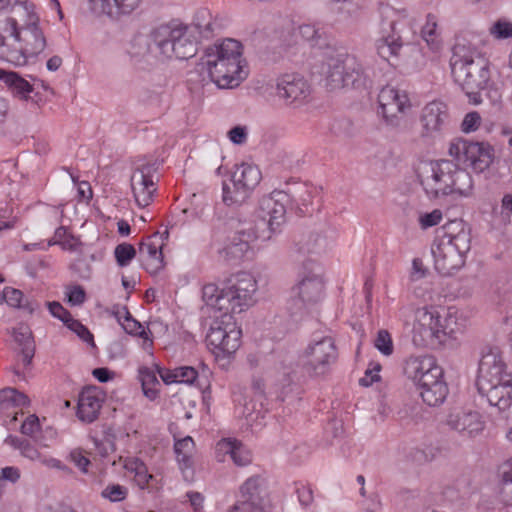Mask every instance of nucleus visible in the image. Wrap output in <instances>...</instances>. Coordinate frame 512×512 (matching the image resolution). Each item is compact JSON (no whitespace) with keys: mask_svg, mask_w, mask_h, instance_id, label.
Listing matches in <instances>:
<instances>
[{"mask_svg":"<svg viewBox=\"0 0 512 512\" xmlns=\"http://www.w3.org/2000/svg\"><path fill=\"white\" fill-rule=\"evenodd\" d=\"M4 83L12 89L13 93L25 99L33 91V86L15 72H8Z\"/></svg>","mask_w":512,"mask_h":512,"instance_id":"nucleus-41","label":"nucleus"},{"mask_svg":"<svg viewBox=\"0 0 512 512\" xmlns=\"http://www.w3.org/2000/svg\"><path fill=\"white\" fill-rule=\"evenodd\" d=\"M450 66L455 82L465 91L470 102L479 104V91L486 87L490 79L487 63L482 59L474 60L471 56L454 53L450 59Z\"/></svg>","mask_w":512,"mask_h":512,"instance_id":"nucleus-9","label":"nucleus"},{"mask_svg":"<svg viewBox=\"0 0 512 512\" xmlns=\"http://www.w3.org/2000/svg\"><path fill=\"white\" fill-rule=\"evenodd\" d=\"M174 451L180 469L185 472L193 467V456L195 452V443L192 437L187 436L179 439L174 444Z\"/></svg>","mask_w":512,"mask_h":512,"instance_id":"nucleus-37","label":"nucleus"},{"mask_svg":"<svg viewBox=\"0 0 512 512\" xmlns=\"http://www.w3.org/2000/svg\"><path fill=\"white\" fill-rule=\"evenodd\" d=\"M40 429V422L36 415L31 414L21 424V432L28 436H33Z\"/></svg>","mask_w":512,"mask_h":512,"instance_id":"nucleus-54","label":"nucleus"},{"mask_svg":"<svg viewBox=\"0 0 512 512\" xmlns=\"http://www.w3.org/2000/svg\"><path fill=\"white\" fill-rule=\"evenodd\" d=\"M262 479L258 476L248 478L240 488L238 500L262 503Z\"/></svg>","mask_w":512,"mask_h":512,"instance_id":"nucleus-39","label":"nucleus"},{"mask_svg":"<svg viewBox=\"0 0 512 512\" xmlns=\"http://www.w3.org/2000/svg\"><path fill=\"white\" fill-rule=\"evenodd\" d=\"M512 374L508 371L503 357L494 351L483 355L478 370V390L491 388L495 385L509 383Z\"/></svg>","mask_w":512,"mask_h":512,"instance_id":"nucleus-16","label":"nucleus"},{"mask_svg":"<svg viewBox=\"0 0 512 512\" xmlns=\"http://www.w3.org/2000/svg\"><path fill=\"white\" fill-rule=\"evenodd\" d=\"M239 190V187L235 185V183L230 179L229 182H224L223 183V188H222V200L223 202L228 205V206H231V205H234V204H239V203H242L243 201H245L246 198H240V199H236V193L238 192Z\"/></svg>","mask_w":512,"mask_h":512,"instance_id":"nucleus-47","label":"nucleus"},{"mask_svg":"<svg viewBox=\"0 0 512 512\" xmlns=\"http://www.w3.org/2000/svg\"><path fill=\"white\" fill-rule=\"evenodd\" d=\"M449 155L465 168L481 173L493 162L494 149L488 143L460 138L450 144Z\"/></svg>","mask_w":512,"mask_h":512,"instance_id":"nucleus-14","label":"nucleus"},{"mask_svg":"<svg viewBox=\"0 0 512 512\" xmlns=\"http://www.w3.org/2000/svg\"><path fill=\"white\" fill-rule=\"evenodd\" d=\"M151 41L166 58L189 59L197 53V38L191 27L169 23L156 27L150 35Z\"/></svg>","mask_w":512,"mask_h":512,"instance_id":"nucleus-8","label":"nucleus"},{"mask_svg":"<svg viewBox=\"0 0 512 512\" xmlns=\"http://www.w3.org/2000/svg\"><path fill=\"white\" fill-rule=\"evenodd\" d=\"M382 367L378 362H370L365 374L359 379V384L364 387H369L373 383L380 380V371Z\"/></svg>","mask_w":512,"mask_h":512,"instance_id":"nucleus-48","label":"nucleus"},{"mask_svg":"<svg viewBox=\"0 0 512 512\" xmlns=\"http://www.w3.org/2000/svg\"><path fill=\"white\" fill-rule=\"evenodd\" d=\"M257 281L251 273L239 272L219 287L207 283L202 287V299L207 306L223 316L212 322L206 336L207 346L216 359L229 358L242 344V330L233 318L248 310L255 302Z\"/></svg>","mask_w":512,"mask_h":512,"instance_id":"nucleus-1","label":"nucleus"},{"mask_svg":"<svg viewBox=\"0 0 512 512\" xmlns=\"http://www.w3.org/2000/svg\"><path fill=\"white\" fill-rule=\"evenodd\" d=\"M501 474L505 487L512 486V458L502 465Z\"/></svg>","mask_w":512,"mask_h":512,"instance_id":"nucleus-63","label":"nucleus"},{"mask_svg":"<svg viewBox=\"0 0 512 512\" xmlns=\"http://www.w3.org/2000/svg\"><path fill=\"white\" fill-rule=\"evenodd\" d=\"M482 118L477 111L467 113L461 123V131L470 134L477 131L481 125Z\"/></svg>","mask_w":512,"mask_h":512,"instance_id":"nucleus-49","label":"nucleus"},{"mask_svg":"<svg viewBox=\"0 0 512 512\" xmlns=\"http://www.w3.org/2000/svg\"><path fill=\"white\" fill-rule=\"evenodd\" d=\"M443 219V213L440 209H434L433 211L429 213H423L419 216L418 222L420 227L425 230L430 227H434Z\"/></svg>","mask_w":512,"mask_h":512,"instance_id":"nucleus-51","label":"nucleus"},{"mask_svg":"<svg viewBox=\"0 0 512 512\" xmlns=\"http://www.w3.org/2000/svg\"><path fill=\"white\" fill-rule=\"evenodd\" d=\"M115 317L126 333L133 336H138L143 340V350L152 355L154 345L152 332L148 328L144 327V325H142L135 318H133L126 307L118 309L115 312Z\"/></svg>","mask_w":512,"mask_h":512,"instance_id":"nucleus-29","label":"nucleus"},{"mask_svg":"<svg viewBox=\"0 0 512 512\" xmlns=\"http://www.w3.org/2000/svg\"><path fill=\"white\" fill-rule=\"evenodd\" d=\"M201 67L220 88L238 86L248 75L242 44L231 38L216 42L205 49Z\"/></svg>","mask_w":512,"mask_h":512,"instance_id":"nucleus-5","label":"nucleus"},{"mask_svg":"<svg viewBox=\"0 0 512 512\" xmlns=\"http://www.w3.org/2000/svg\"><path fill=\"white\" fill-rule=\"evenodd\" d=\"M512 214V195L505 194L501 200V215L509 220Z\"/></svg>","mask_w":512,"mask_h":512,"instance_id":"nucleus-64","label":"nucleus"},{"mask_svg":"<svg viewBox=\"0 0 512 512\" xmlns=\"http://www.w3.org/2000/svg\"><path fill=\"white\" fill-rule=\"evenodd\" d=\"M405 375L417 386L442 376L443 369L432 355L410 356L404 364Z\"/></svg>","mask_w":512,"mask_h":512,"instance_id":"nucleus-19","label":"nucleus"},{"mask_svg":"<svg viewBox=\"0 0 512 512\" xmlns=\"http://www.w3.org/2000/svg\"><path fill=\"white\" fill-rule=\"evenodd\" d=\"M261 179V171L256 165L250 163L238 165L231 177V180L239 187L236 199L247 198L250 192L260 183Z\"/></svg>","mask_w":512,"mask_h":512,"instance_id":"nucleus-26","label":"nucleus"},{"mask_svg":"<svg viewBox=\"0 0 512 512\" xmlns=\"http://www.w3.org/2000/svg\"><path fill=\"white\" fill-rule=\"evenodd\" d=\"M298 283L292 287L287 309L292 316H302L310 306L320 302L325 295V281L321 268L315 264H305Z\"/></svg>","mask_w":512,"mask_h":512,"instance_id":"nucleus-10","label":"nucleus"},{"mask_svg":"<svg viewBox=\"0 0 512 512\" xmlns=\"http://www.w3.org/2000/svg\"><path fill=\"white\" fill-rule=\"evenodd\" d=\"M46 44L34 3L0 0V60L23 66Z\"/></svg>","mask_w":512,"mask_h":512,"instance_id":"nucleus-2","label":"nucleus"},{"mask_svg":"<svg viewBox=\"0 0 512 512\" xmlns=\"http://www.w3.org/2000/svg\"><path fill=\"white\" fill-rule=\"evenodd\" d=\"M1 299H3L11 307L20 308L24 306V295L22 291L12 287H6L3 289Z\"/></svg>","mask_w":512,"mask_h":512,"instance_id":"nucleus-50","label":"nucleus"},{"mask_svg":"<svg viewBox=\"0 0 512 512\" xmlns=\"http://www.w3.org/2000/svg\"><path fill=\"white\" fill-rule=\"evenodd\" d=\"M379 12L381 36L376 40V50L381 58L389 61L399 54L404 44V28L409 27L408 32L415 34L413 19L405 9H396L388 4H382Z\"/></svg>","mask_w":512,"mask_h":512,"instance_id":"nucleus-7","label":"nucleus"},{"mask_svg":"<svg viewBox=\"0 0 512 512\" xmlns=\"http://www.w3.org/2000/svg\"><path fill=\"white\" fill-rule=\"evenodd\" d=\"M48 309L50 313L63 321L66 325L72 319L71 314L59 302H49Z\"/></svg>","mask_w":512,"mask_h":512,"instance_id":"nucleus-56","label":"nucleus"},{"mask_svg":"<svg viewBox=\"0 0 512 512\" xmlns=\"http://www.w3.org/2000/svg\"><path fill=\"white\" fill-rule=\"evenodd\" d=\"M29 398L15 388L0 390V420L8 427H15L18 415L24 414V409L29 406Z\"/></svg>","mask_w":512,"mask_h":512,"instance_id":"nucleus-22","label":"nucleus"},{"mask_svg":"<svg viewBox=\"0 0 512 512\" xmlns=\"http://www.w3.org/2000/svg\"><path fill=\"white\" fill-rule=\"evenodd\" d=\"M5 443L15 449H18L21 455L30 461L38 462L50 469H63L62 462L48 454L42 453L27 440H22L16 436L9 435Z\"/></svg>","mask_w":512,"mask_h":512,"instance_id":"nucleus-27","label":"nucleus"},{"mask_svg":"<svg viewBox=\"0 0 512 512\" xmlns=\"http://www.w3.org/2000/svg\"><path fill=\"white\" fill-rule=\"evenodd\" d=\"M467 319L455 306L424 305L414 312L412 342L420 348H438L464 332Z\"/></svg>","mask_w":512,"mask_h":512,"instance_id":"nucleus-4","label":"nucleus"},{"mask_svg":"<svg viewBox=\"0 0 512 512\" xmlns=\"http://www.w3.org/2000/svg\"><path fill=\"white\" fill-rule=\"evenodd\" d=\"M66 295L68 302L71 305H80L85 301L86 298L84 289L79 285L68 287Z\"/></svg>","mask_w":512,"mask_h":512,"instance_id":"nucleus-55","label":"nucleus"},{"mask_svg":"<svg viewBox=\"0 0 512 512\" xmlns=\"http://www.w3.org/2000/svg\"><path fill=\"white\" fill-rule=\"evenodd\" d=\"M193 512H204V496L195 491L187 492L186 494Z\"/></svg>","mask_w":512,"mask_h":512,"instance_id":"nucleus-61","label":"nucleus"},{"mask_svg":"<svg viewBox=\"0 0 512 512\" xmlns=\"http://www.w3.org/2000/svg\"><path fill=\"white\" fill-rule=\"evenodd\" d=\"M166 239L165 233L155 232L144 238L139 245L142 266L150 274H157L165 267L163 248Z\"/></svg>","mask_w":512,"mask_h":512,"instance_id":"nucleus-18","label":"nucleus"},{"mask_svg":"<svg viewBox=\"0 0 512 512\" xmlns=\"http://www.w3.org/2000/svg\"><path fill=\"white\" fill-rule=\"evenodd\" d=\"M416 173L423 189L430 197L449 194L468 196L473 189L470 173L449 160L420 161Z\"/></svg>","mask_w":512,"mask_h":512,"instance_id":"nucleus-6","label":"nucleus"},{"mask_svg":"<svg viewBox=\"0 0 512 512\" xmlns=\"http://www.w3.org/2000/svg\"><path fill=\"white\" fill-rule=\"evenodd\" d=\"M72 462L84 473L87 472L88 466L90 465L89 458L84 454L82 450H73L70 453Z\"/></svg>","mask_w":512,"mask_h":512,"instance_id":"nucleus-58","label":"nucleus"},{"mask_svg":"<svg viewBox=\"0 0 512 512\" xmlns=\"http://www.w3.org/2000/svg\"><path fill=\"white\" fill-rule=\"evenodd\" d=\"M120 462L129 475H133V480L140 489H158V484L148 472L146 464L137 457H120Z\"/></svg>","mask_w":512,"mask_h":512,"instance_id":"nucleus-30","label":"nucleus"},{"mask_svg":"<svg viewBox=\"0 0 512 512\" xmlns=\"http://www.w3.org/2000/svg\"><path fill=\"white\" fill-rule=\"evenodd\" d=\"M14 341L20 349V360L23 366H28L34 356V344L31 330L27 325L20 324L13 329Z\"/></svg>","mask_w":512,"mask_h":512,"instance_id":"nucleus-35","label":"nucleus"},{"mask_svg":"<svg viewBox=\"0 0 512 512\" xmlns=\"http://www.w3.org/2000/svg\"><path fill=\"white\" fill-rule=\"evenodd\" d=\"M128 492V488L123 485L109 484L101 491V496L110 502H121L127 498Z\"/></svg>","mask_w":512,"mask_h":512,"instance_id":"nucleus-44","label":"nucleus"},{"mask_svg":"<svg viewBox=\"0 0 512 512\" xmlns=\"http://www.w3.org/2000/svg\"><path fill=\"white\" fill-rule=\"evenodd\" d=\"M142 0H88L90 10L96 15L118 18L135 11Z\"/></svg>","mask_w":512,"mask_h":512,"instance_id":"nucleus-28","label":"nucleus"},{"mask_svg":"<svg viewBox=\"0 0 512 512\" xmlns=\"http://www.w3.org/2000/svg\"><path fill=\"white\" fill-rule=\"evenodd\" d=\"M446 423L451 429L469 437L480 434L485 427L481 413L470 406L452 408Z\"/></svg>","mask_w":512,"mask_h":512,"instance_id":"nucleus-20","label":"nucleus"},{"mask_svg":"<svg viewBox=\"0 0 512 512\" xmlns=\"http://www.w3.org/2000/svg\"><path fill=\"white\" fill-rule=\"evenodd\" d=\"M295 492L302 507H309L313 503L314 494L311 486L308 483L304 481L295 482Z\"/></svg>","mask_w":512,"mask_h":512,"instance_id":"nucleus-46","label":"nucleus"},{"mask_svg":"<svg viewBox=\"0 0 512 512\" xmlns=\"http://www.w3.org/2000/svg\"><path fill=\"white\" fill-rule=\"evenodd\" d=\"M421 36L427 45L436 50L439 48L438 21L434 14H428L421 30Z\"/></svg>","mask_w":512,"mask_h":512,"instance_id":"nucleus-40","label":"nucleus"},{"mask_svg":"<svg viewBox=\"0 0 512 512\" xmlns=\"http://www.w3.org/2000/svg\"><path fill=\"white\" fill-rule=\"evenodd\" d=\"M479 392L486 396L491 406L497 407L500 411H506L512 405V380L509 383L479 390Z\"/></svg>","mask_w":512,"mask_h":512,"instance_id":"nucleus-34","label":"nucleus"},{"mask_svg":"<svg viewBox=\"0 0 512 512\" xmlns=\"http://www.w3.org/2000/svg\"><path fill=\"white\" fill-rule=\"evenodd\" d=\"M148 49L147 39L142 35H138L132 40L129 53L132 56H139L145 54Z\"/></svg>","mask_w":512,"mask_h":512,"instance_id":"nucleus-57","label":"nucleus"},{"mask_svg":"<svg viewBox=\"0 0 512 512\" xmlns=\"http://www.w3.org/2000/svg\"><path fill=\"white\" fill-rule=\"evenodd\" d=\"M21 476L20 469L14 466H7L1 469L0 481L16 483Z\"/></svg>","mask_w":512,"mask_h":512,"instance_id":"nucleus-60","label":"nucleus"},{"mask_svg":"<svg viewBox=\"0 0 512 512\" xmlns=\"http://www.w3.org/2000/svg\"><path fill=\"white\" fill-rule=\"evenodd\" d=\"M120 462L129 475H133V480L140 489H158V484L148 472L146 464L137 457H120Z\"/></svg>","mask_w":512,"mask_h":512,"instance_id":"nucleus-31","label":"nucleus"},{"mask_svg":"<svg viewBox=\"0 0 512 512\" xmlns=\"http://www.w3.org/2000/svg\"><path fill=\"white\" fill-rule=\"evenodd\" d=\"M229 140L234 144H243L247 140V129L244 126H235L228 132Z\"/></svg>","mask_w":512,"mask_h":512,"instance_id":"nucleus-59","label":"nucleus"},{"mask_svg":"<svg viewBox=\"0 0 512 512\" xmlns=\"http://www.w3.org/2000/svg\"><path fill=\"white\" fill-rule=\"evenodd\" d=\"M215 457L218 462H225L229 458L237 466H246L252 461L251 451L240 441L231 438L217 442Z\"/></svg>","mask_w":512,"mask_h":512,"instance_id":"nucleus-25","label":"nucleus"},{"mask_svg":"<svg viewBox=\"0 0 512 512\" xmlns=\"http://www.w3.org/2000/svg\"><path fill=\"white\" fill-rule=\"evenodd\" d=\"M377 113L382 116L385 123L396 127L400 116L405 115L412 108V102L407 91L391 86H384L378 93Z\"/></svg>","mask_w":512,"mask_h":512,"instance_id":"nucleus-15","label":"nucleus"},{"mask_svg":"<svg viewBox=\"0 0 512 512\" xmlns=\"http://www.w3.org/2000/svg\"><path fill=\"white\" fill-rule=\"evenodd\" d=\"M338 357L337 347L331 337L310 342L300 354L305 373L316 378L325 375Z\"/></svg>","mask_w":512,"mask_h":512,"instance_id":"nucleus-13","label":"nucleus"},{"mask_svg":"<svg viewBox=\"0 0 512 512\" xmlns=\"http://www.w3.org/2000/svg\"><path fill=\"white\" fill-rule=\"evenodd\" d=\"M131 189L136 204L141 207L149 206L157 190L154 174L148 166L137 168L131 175Z\"/></svg>","mask_w":512,"mask_h":512,"instance_id":"nucleus-23","label":"nucleus"},{"mask_svg":"<svg viewBox=\"0 0 512 512\" xmlns=\"http://www.w3.org/2000/svg\"><path fill=\"white\" fill-rule=\"evenodd\" d=\"M158 374L165 384H192L198 378V372L191 366H181L174 369H158Z\"/></svg>","mask_w":512,"mask_h":512,"instance_id":"nucleus-36","label":"nucleus"},{"mask_svg":"<svg viewBox=\"0 0 512 512\" xmlns=\"http://www.w3.org/2000/svg\"><path fill=\"white\" fill-rule=\"evenodd\" d=\"M299 36L304 41H314L318 37V29L315 28L314 25L311 24H303L300 25L297 29Z\"/></svg>","mask_w":512,"mask_h":512,"instance_id":"nucleus-62","label":"nucleus"},{"mask_svg":"<svg viewBox=\"0 0 512 512\" xmlns=\"http://www.w3.org/2000/svg\"><path fill=\"white\" fill-rule=\"evenodd\" d=\"M229 512H266L262 503L237 500Z\"/></svg>","mask_w":512,"mask_h":512,"instance_id":"nucleus-52","label":"nucleus"},{"mask_svg":"<svg viewBox=\"0 0 512 512\" xmlns=\"http://www.w3.org/2000/svg\"><path fill=\"white\" fill-rule=\"evenodd\" d=\"M450 113L446 103L434 100L427 103L421 110L419 122L421 133L425 137L441 135L448 127Z\"/></svg>","mask_w":512,"mask_h":512,"instance_id":"nucleus-17","label":"nucleus"},{"mask_svg":"<svg viewBox=\"0 0 512 512\" xmlns=\"http://www.w3.org/2000/svg\"><path fill=\"white\" fill-rule=\"evenodd\" d=\"M470 236L461 229L457 234H446L432 246L435 269L450 275L464 265L465 254L470 250Z\"/></svg>","mask_w":512,"mask_h":512,"instance_id":"nucleus-12","label":"nucleus"},{"mask_svg":"<svg viewBox=\"0 0 512 512\" xmlns=\"http://www.w3.org/2000/svg\"><path fill=\"white\" fill-rule=\"evenodd\" d=\"M422 400L429 406L442 404L448 395V386L443 375L418 386Z\"/></svg>","mask_w":512,"mask_h":512,"instance_id":"nucleus-33","label":"nucleus"},{"mask_svg":"<svg viewBox=\"0 0 512 512\" xmlns=\"http://www.w3.org/2000/svg\"><path fill=\"white\" fill-rule=\"evenodd\" d=\"M120 462L129 475H133V480L140 489H158V484L148 472L146 464L137 457H120Z\"/></svg>","mask_w":512,"mask_h":512,"instance_id":"nucleus-32","label":"nucleus"},{"mask_svg":"<svg viewBox=\"0 0 512 512\" xmlns=\"http://www.w3.org/2000/svg\"><path fill=\"white\" fill-rule=\"evenodd\" d=\"M374 347L383 356H391L394 352V343L391 334L385 329L379 330L374 339Z\"/></svg>","mask_w":512,"mask_h":512,"instance_id":"nucleus-43","label":"nucleus"},{"mask_svg":"<svg viewBox=\"0 0 512 512\" xmlns=\"http://www.w3.org/2000/svg\"><path fill=\"white\" fill-rule=\"evenodd\" d=\"M67 327L75 332L84 342L92 343L93 335L81 322L75 319H71L67 323Z\"/></svg>","mask_w":512,"mask_h":512,"instance_id":"nucleus-53","label":"nucleus"},{"mask_svg":"<svg viewBox=\"0 0 512 512\" xmlns=\"http://www.w3.org/2000/svg\"><path fill=\"white\" fill-rule=\"evenodd\" d=\"M276 92L287 104H300L309 97L311 89L300 74L286 73L277 79Z\"/></svg>","mask_w":512,"mask_h":512,"instance_id":"nucleus-21","label":"nucleus"},{"mask_svg":"<svg viewBox=\"0 0 512 512\" xmlns=\"http://www.w3.org/2000/svg\"><path fill=\"white\" fill-rule=\"evenodd\" d=\"M138 372L144 395L151 401L158 398L160 392V382L157 379L155 371L143 366L139 368Z\"/></svg>","mask_w":512,"mask_h":512,"instance_id":"nucleus-38","label":"nucleus"},{"mask_svg":"<svg viewBox=\"0 0 512 512\" xmlns=\"http://www.w3.org/2000/svg\"><path fill=\"white\" fill-rule=\"evenodd\" d=\"M489 33L497 40L512 38V22L499 19L491 25Z\"/></svg>","mask_w":512,"mask_h":512,"instance_id":"nucleus-45","label":"nucleus"},{"mask_svg":"<svg viewBox=\"0 0 512 512\" xmlns=\"http://www.w3.org/2000/svg\"><path fill=\"white\" fill-rule=\"evenodd\" d=\"M325 86L336 90L348 86L359 87L364 84V70L355 56L344 52L328 55L321 67Z\"/></svg>","mask_w":512,"mask_h":512,"instance_id":"nucleus-11","label":"nucleus"},{"mask_svg":"<svg viewBox=\"0 0 512 512\" xmlns=\"http://www.w3.org/2000/svg\"><path fill=\"white\" fill-rule=\"evenodd\" d=\"M136 255L137 251L135 247L127 242L118 244L114 249V257L119 267L128 266Z\"/></svg>","mask_w":512,"mask_h":512,"instance_id":"nucleus-42","label":"nucleus"},{"mask_svg":"<svg viewBox=\"0 0 512 512\" xmlns=\"http://www.w3.org/2000/svg\"><path fill=\"white\" fill-rule=\"evenodd\" d=\"M105 400L101 389L95 386L85 387L79 394L76 415L85 423L94 422Z\"/></svg>","mask_w":512,"mask_h":512,"instance_id":"nucleus-24","label":"nucleus"},{"mask_svg":"<svg viewBox=\"0 0 512 512\" xmlns=\"http://www.w3.org/2000/svg\"><path fill=\"white\" fill-rule=\"evenodd\" d=\"M288 200V194L278 190L263 196L259 201L257 220L228 236L223 247L217 250L219 257L233 262L253 259L285 223Z\"/></svg>","mask_w":512,"mask_h":512,"instance_id":"nucleus-3","label":"nucleus"}]
</instances>
